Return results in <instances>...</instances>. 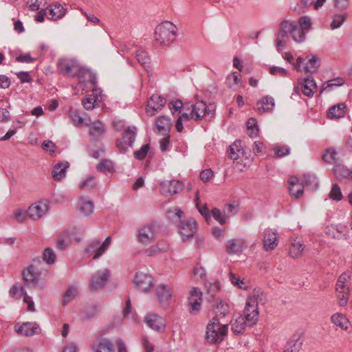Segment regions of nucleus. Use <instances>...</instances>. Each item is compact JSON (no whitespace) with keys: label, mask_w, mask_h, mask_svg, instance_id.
<instances>
[{"label":"nucleus","mask_w":352,"mask_h":352,"mask_svg":"<svg viewBox=\"0 0 352 352\" xmlns=\"http://www.w3.org/2000/svg\"><path fill=\"white\" fill-rule=\"evenodd\" d=\"M301 90L304 95L308 97L314 96L317 89L316 82L313 78H305L301 82Z\"/></svg>","instance_id":"obj_29"},{"label":"nucleus","mask_w":352,"mask_h":352,"mask_svg":"<svg viewBox=\"0 0 352 352\" xmlns=\"http://www.w3.org/2000/svg\"><path fill=\"white\" fill-rule=\"evenodd\" d=\"M323 160L331 164H337V152L335 149L328 148L326 150L324 154L322 155Z\"/></svg>","instance_id":"obj_49"},{"label":"nucleus","mask_w":352,"mask_h":352,"mask_svg":"<svg viewBox=\"0 0 352 352\" xmlns=\"http://www.w3.org/2000/svg\"><path fill=\"white\" fill-rule=\"evenodd\" d=\"M69 114L73 124L77 127H80L83 125L89 126L90 124L91 118H82L77 110L70 109Z\"/></svg>","instance_id":"obj_32"},{"label":"nucleus","mask_w":352,"mask_h":352,"mask_svg":"<svg viewBox=\"0 0 352 352\" xmlns=\"http://www.w3.org/2000/svg\"><path fill=\"white\" fill-rule=\"evenodd\" d=\"M192 275L197 280L204 279L206 276V270L202 266L197 264L193 268Z\"/></svg>","instance_id":"obj_64"},{"label":"nucleus","mask_w":352,"mask_h":352,"mask_svg":"<svg viewBox=\"0 0 352 352\" xmlns=\"http://www.w3.org/2000/svg\"><path fill=\"white\" fill-rule=\"evenodd\" d=\"M155 296L162 307L168 306L173 298V289L165 284H160L155 288Z\"/></svg>","instance_id":"obj_12"},{"label":"nucleus","mask_w":352,"mask_h":352,"mask_svg":"<svg viewBox=\"0 0 352 352\" xmlns=\"http://www.w3.org/2000/svg\"><path fill=\"white\" fill-rule=\"evenodd\" d=\"M168 217L173 219L175 223H178L179 232L183 241H186L193 236L197 231V222L193 219L182 220L184 212L179 208L169 210Z\"/></svg>","instance_id":"obj_2"},{"label":"nucleus","mask_w":352,"mask_h":352,"mask_svg":"<svg viewBox=\"0 0 352 352\" xmlns=\"http://www.w3.org/2000/svg\"><path fill=\"white\" fill-rule=\"evenodd\" d=\"M109 269H102L96 272L91 278L89 287L91 290H96L104 287L110 276Z\"/></svg>","instance_id":"obj_13"},{"label":"nucleus","mask_w":352,"mask_h":352,"mask_svg":"<svg viewBox=\"0 0 352 352\" xmlns=\"http://www.w3.org/2000/svg\"><path fill=\"white\" fill-rule=\"evenodd\" d=\"M329 197L331 199L340 201L342 198L340 188L337 184H333L331 190L329 193Z\"/></svg>","instance_id":"obj_62"},{"label":"nucleus","mask_w":352,"mask_h":352,"mask_svg":"<svg viewBox=\"0 0 352 352\" xmlns=\"http://www.w3.org/2000/svg\"><path fill=\"white\" fill-rule=\"evenodd\" d=\"M150 148L148 144H144L140 150L134 152L135 158L142 160L145 158Z\"/></svg>","instance_id":"obj_63"},{"label":"nucleus","mask_w":352,"mask_h":352,"mask_svg":"<svg viewBox=\"0 0 352 352\" xmlns=\"http://www.w3.org/2000/svg\"><path fill=\"white\" fill-rule=\"evenodd\" d=\"M89 126L90 127V135L97 138L103 135L104 131V126L103 124L100 120H96L94 122H91Z\"/></svg>","instance_id":"obj_39"},{"label":"nucleus","mask_w":352,"mask_h":352,"mask_svg":"<svg viewBox=\"0 0 352 352\" xmlns=\"http://www.w3.org/2000/svg\"><path fill=\"white\" fill-rule=\"evenodd\" d=\"M201 300L202 292L201 290L197 287L192 288L188 298V305L190 307V313H195L200 309Z\"/></svg>","instance_id":"obj_17"},{"label":"nucleus","mask_w":352,"mask_h":352,"mask_svg":"<svg viewBox=\"0 0 352 352\" xmlns=\"http://www.w3.org/2000/svg\"><path fill=\"white\" fill-rule=\"evenodd\" d=\"M145 322L152 329L160 331L165 327L164 320L155 314H147L145 317Z\"/></svg>","instance_id":"obj_23"},{"label":"nucleus","mask_w":352,"mask_h":352,"mask_svg":"<svg viewBox=\"0 0 352 352\" xmlns=\"http://www.w3.org/2000/svg\"><path fill=\"white\" fill-rule=\"evenodd\" d=\"M228 330V324H223L220 322V318L215 316L206 327V338L208 342L217 343L221 342Z\"/></svg>","instance_id":"obj_4"},{"label":"nucleus","mask_w":352,"mask_h":352,"mask_svg":"<svg viewBox=\"0 0 352 352\" xmlns=\"http://www.w3.org/2000/svg\"><path fill=\"white\" fill-rule=\"evenodd\" d=\"M195 204L199 212V213L204 217L206 219V221L208 222L210 218V213L211 212L209 211L208 208H207L206 205L200 206V201H199V191L196 192L195 195Z\"/></svg>","instance_id":"obj_46"},{"label":"nucleus","mask_w":352,"mask_h":352,"mask_svg":"<svg viewBox=\"0 0 352 352\" xmlns=\"http://www.w3.org/2000/svg\"><path fill=\"white\" fill-rule=\"evenodd\" d=\"M302 342L299 336H294L288 342L286 349L283 352H299L302 347Z\"/></svg>","instance_id":"obj_35"},{"label":"nucleus","mask_w":352,"mask_h":352,"mask_svg":"<svg viewBox=\"0 0 352 352\" xmlns=\"http://www.w3.org/2000/svg\"><path fill=\"white\" fill-rule=\"evenodd\" d=\"M250 303V302H246L244 309V316H243L248 325L252 327L256 324L259 313L256 305Z\"/></svg>","instance_id":"obj_18"},{"label":"nucleus","mask_w":352,"mask_h":352,"mask_svg":"<svg viewBox=\"0 0 352 352\" xmlns=\"http://www.w3.org/2000/svg\"><path fill=\"white\" fill-rule=\"evenodd\" d=\"M27 4L31 10L37 11L42 8H46L49 2L47 0H30Z\"/></svg>","instance_id":"obj_48"},{"label":"nucleus","mask_w":352,"mask_h":352,"mask_svg":"<svg viewBox=\"0 0 352 352\" xmlns=\"http://www.w3.org/2000/svg\"><path fill=\"white\" fill-rule=\"evenodd\" d=\"M97 102V96L87 95L82 101V104L87 110H91L95 108Z\"/></svg>","instance_id":"obj_55"},{"label":"nucleus","mask_w":352,"mask_h":352,"mask_svg":"<svg viewBox=\"0 0 352 352\" xmlns=\"http://www.w3.org/2000/svg\"><path fill=\"white\" fill-rule=\"evenodd\" d=\"M296 23L300 28H302V30H304V32H305V33L311 28L312 25L311 19L308 16H300Z\"/></svg>","instance_id":"obj_54"},{"label":"nucleus","mask_w":352,"mask_h":352,"mask_svg":"<svg viewBox=\"0 0 352 352\" xmlns=\"http://www.w3.org/2000/svg\"><path fill=\"white\" fill-rule=\"evenodd\" d=\"M157 226L153 223H148L142 226L138 234V241L143 245H148L153 243L156 237Z\"/></svg>","instance_id":"obj_10"},{"label":"nucleus","mask_w":352,"mask_h":352,"mask_svg":"<svg viewBox=\"0 0 352 352\" xmlns=\"http://www.w3.org/2000/svg\"><path fill=\"white\" fill-rule=\"evenodd\" d=\"M96 168L100 172L111 173L114 171V164L112 161L109 160H102Z\"/></svg>","instance_id":"obj_52"},{"label":"nucleus","mask_w":352,"mask_h":352,"mask_svg":"<svg viewBox=\"0 0 352 352\" xmlns=\"http://www.w3.org/2000/svg\"><path fill=\"white\" fill-rule=\"evenodd\" d=\"M136 128L128 126L124 131L122 139L116 140V146L122 153H126L129 147H133L135 140Z\"/></svg>","instance_id":"obj_8"},{"label":"nucleus","mask_w":352,"mask_h":352,"mask_svg":"<svg viewBox=\"0 0 352 352\" xmlns=\"http://www.w3.org/2000/svg\"><path fill=\"white\" fill-rule=\"evenodd\" d=\"M156 126L160 132L166 133L171 126L170 120L166 116H160L156 120Z\"/></svg>","instance_id":"obj_43"},{"label":"nucleus","mask_w":352,"mask_h":352,"mask_svg":"<svg viewBox=\"0 0 352 352\" xmlns=\"http://www.w3.org/2000/svg\"><path fill=\"white\" fill-rule=\"evenodd\" d=\"M345 114V105L338 104L331 107L328 112V117L331 119L344 117Z\"/></svg>","instance_id":"obj_41"},{"label":"nucleus","mask_w":352,"mask_h":352,"mask_svg":"<svg viewBox=\"0 0 352 352\" xmlns=\"http://www.w3.org/2000/svg\"><path fill=\"white\" fill-rule=\"evenodd\" d=\"M212 217L217 221H218L220 224L223 225L226 222V219L225 215L221 212V211L217 208H214L211 210L210 217Z\"/></svg>","instance_id":"obj_61"},{"label":"nucleus","mask_w":352,"mask_h":352,"mask_svg":"<svg viewBox=\"0 0 352 352\" xmlns=\"http://www.w3.org/2000/svg\"><path fill=\"white\" fill-rule=\"evenodd\" d=\"M305 188H309L311 190H316L318 187V182L315 175L305 174L301 181Z\"/></svg>","instance_id":"obj_40"},{"label":"nucleus","mask_w":352,"mask_h":352,"mask_svg":"<svg viewBox=\"0 0 352 352\" xmlns=\"http://www.w3.org/2000/svg\"><path fill=\"white\" fill-rule=\"evenodd\" d=\"M246 302L256 305V307L259 304L263 305L265 300L263 298V292L260 288H256L253 290L252 294L248 298Z\"/></svg>","instance_id":"obj_36"},{"label":"nucleus","mask_w":352,"mask_h":352,"mask_svg":"<svg viewBox=\"0 0 352 352\" xmlns=\"http://www.w3.org/2000/svg\"><path fill=\"white\" fill-rule=\"evenodd\" d=\"M77 209L81 215L89 217L94 212V205L89 197H81L78 201Z\"/></svg>","instance_id":"obj_19"},{"label":"nucleus","mask_w":352,"mask_h":352,"mask_svg":"<svg viewBox=\"0 0 352 352\" xmlns=\"http://www.w3.org/2000/svg\"><path fill=\"white\" fill-rule=\"evenodd\" d=\"M69 166L67 162H61L57 163L53 168L52 171V176L56 181H59L65 177L67 170Z\"/></svg>","instance_id":"obj_28"},{"label":"nucleus","mask_w":352,"mask_h":352,"mask_svg":"<svg viewBox=\"0 0 352 352\" xmlns=\"http://www.w3.org/2000/svg\"><path fill=\"white\" fill-rule=\"evenodd\" d=\"M133 281L138 289L144 293L150 292L154 287L153 277L142 272L136 273Z\"/></svg>","instance_id":"obj_11"},{"label":"nucleus","mask_w":352,"mask_h":352,"mask_svg":"<svg viewBox=\"0 0 352 352\" xmlns=\"http://www.w3.org/2000/svg\"><path fill=\"white\" fill-rule=\"evenodd\" d=\"M15 330L18 333L25 336H32L38 334L40 331L38 325L34 322H24L21 325L16 324Z\"/></svg>","instance_id":"obj_21"},{"label":"nucleus","mask_w":352,"mask_h":352,"mask_svg":"<svg viewBox=\"0 0 352 352\" xmlns=\"http://www.w3.org/2000/svg\"><path fill=\"white\" fill-rule=\"evenodd\" d=\"M346 230L345 226L341 225H331L326 228V234L333 239H340L344 235Z\"/></svg>","instance_id":"obj_34"},{"label":"nucleus","mask_w":352,"mask_h":352,"mask_svg":"<svg viewBox=\"0 0 352 352\" xmlns=\"http://www.w3.org/2000/svg\"><path fill=\"white\" fill-rule=\"evenodd\" d=\"M336 290L338 293L339 305L342 307L345 306L347 304L350 296V284L336 286Z\"/></svg>","instance_id":"obj_27"},{"label":"nucleus","mask_w":352,"mask_h":352,"mask_svg":"<svg viewBox=\"0 0 352 352\" xmlns=\"http://www.w3.org/2000/svg\"><path fill=\"white\" fill-rule=\"evenodd\" d=\"M228 155V157L234 161L236 160L241 155H243L241 140H236L229 146Z\"/></svg>","instance_id":"obj_33"},{"label":"nucleus","mask_w":352,"mask_h":352,"mask_svg":"<svg viewBox=\"0 0 352 352\" xmlns=\"http://www.w3.org/2000/svg\"><path fill=\"white\" fill-rule=\"evenodd\" d=\"M47 19L51 20H57L62 18L66 12V10L59 3H55L52 5L47 6Z\"/></svg>","instance_id":"obj_24"},{"label":"nucleus","mask_w":352,"mask_h":352,"mask_svg":"<svg viewBox=\"0 0 352 352\" xmlns=\"http://www.w3.org/2000/svg\"><path fill=\"white\" fill-rule=\"evenodd\" d=\"M309 63L310 66L307 65L304 69L307 72L314 73L317 71L320 66V59L316 56H311L309 58Z\"/></svg>","instance_id":"obj_51"},{"label":"nucleus","mask_w":352,"mask_h":352,"mask_svg":"<svg viewBox=\"0 0 352 352\" xmlns=\"http://www.w3.org/2000/svg\"><path fill=\"white\" fill-rule=\"evenodd\" d=\"M58 69L64 75L77 76L82 66L74 58H62L58 62Z\"/></svg>","instance_id":"obj_7"},{"label":"nucleus","mask_w":352,"mask_h":352,"mask_svg":"<svg viewBox=\"0 0 352 352\" xmlns=\"http://www.w3.org/2000/svg\"><path fill=\"white\" fill-rule=\"evenodd\" d=\"M166 100L164 98L157 94H153L146 108V112L148 116H153L165 106Z\"/></svg>","instance_id":"obj_15"},{"label":"nucleus","mask_w":352,"mask_h":352,"mask_svg":"<svg viewBox=\"0 0 352 352\" xmlns=\"http://www.w3.org/2000/svg\"><path fill=\"white\" fill-rule=\"evenodd\" d=\"M77 77L79 78L80 83L87 82L92 85H94L96 83V75L93 74L90 69L83 67H81Z\"/></svg>","instance_id":"obj_31"},{"label":"nucleus","mask_w":352,"mask_h":352,"mask_svg":"<svg viewBox=\"0 0 352 352\" xmlns=\"http://www.w3.org/2000/svg\"><path fill=\"white\" fill-rule=\"evenodd\" d=\"M111 243V239L110 236L107 237L103 242L98 239L93 240L87 244L85 252L89 256L93 255L94 259H97L108 250Z\"/></svg>","instance_id":"obj_6"},{"label":"nucleus","mask_w":352,"mask_h":352,"mask_svg":"<svg viewBox=\"0 0 352 352\" xmlns=\"http://www.w3.org/2000/svg\"><path fill=\"white\" fill-rule=\"evenodd\" d=\"M291 248L289 249V255L292 258H298L301 256L304 250V245L300 241L296 239H292Z\"/></svg>","instance_id":"obj_38"},{"label":"nucleus","mask_w":352,"mask_h":352,"mask_svg":"<svg viewBox=\"0 0 352 352\" xmlns=\"http://www.w3.org/2000/svg\"><path fill=\"white\" fill-rule=\"evenodd\" d=\"M347 19L346 14H335L332 16V21L330 24L332 30L340 28Z\"/></svg>","instance_id":"obj_45"},{"label":"nucleus","mask_w":352,"mask_h":352,"mask_svg":"<svg viewBox=\"0 0 352 352\" xmlns=\"http://www.w3.org/2000/svg\"><path fill=\"white\" fill-rule=\"evenodd\" d=\"M161 192L164 195H173L183 188L182 184L178 180H164L160 183Z\"/></svg>","instance_id":"obj_16"},{"label":"nucleus","mask_w":352,"mask_h":352,"mask_svg":"<svg viewBox=\"0 0 352 352\" xmlns=\"http://www.w3.org/2000/svg\"><path fill=\"white\" fill-rule=\"evenodd\" d=\"M247 128L249 131V135L251 138L256 137L258 133V129L256 125V120L250 119L247 122Z\"/></svg>","instance_id":"obj_58"},{"label":"nucleus","mask_w":352,"mask_h":352,"mask_svg":"<svg viewBox=\"0 0 352 352\" xmlns=\"http://www.w3.org/2000/svg\"><path fill=\"white\" fill-rule=\"evenodd\" d=\"M216 309V316H218V318L219 317L223 318L229 311V306L227 303L220 301L217 304Z\"/></svg>","instance_id":"obj_57"},{"label":"nucleus","mask_w":352,"mask_h":352,"mask_svg":"<svg viewBox=\"0 0 352 352\" xmlns=\"http://www.w3.org/2000/svg\"><path fill=\"white\" fill-rule=\"evenodd\" d=\"M263 243L265 250H274L278 245L276 232L270 228L265 229L263 232Z\"/></svg>","instance_id":"obj_20"},{"label":"nucleus","mask_w":352,"mask_h":352,"mask_svg":"<svg viewBox=\"0 0 352 352\" xmlns=\"http://www.w3.org/2000/svg\"><path fill=\"white\" fill-rule=\"evenodd\" d=\"M343 80L341 78L333 79L329 81H327L322 84L320 93H322L324 90L331 89L334 86H340L343 85Z\"/></svg>","instance_id":"obj_60"},{"label":"nucleus","mask_w":352,"mask_h":352,"mask_svg":"<svg viewBox=\"0 0 352 352\" xmlns=\"http://www.w3.org/2000/svg\"><path fill=\"white\" fill-rule=\"evenodd\" d=\"M305 32L300 28L296 22L284 19L280 24L276 34V46L277 50H281L289 41L290 35L293 40L297 43L303 42L305 40Z\"/></svg>","instance_id":"obj_1"},{"label":"nucleus","mask_w":352,"mask_h":352,"mask_svg":"<svg viewBox=\"0 0 352 352\" xmlns=\"http://www.w3.org/2000/svg\"><path fill=\"white\" fill-rule=\"evenodd\" d=\"M26 292L24 290L23 286L19 283H15L9 290V295L12 298L19 299L23 297Z\"/></svg>","instance_id":"obj_44"},{"label":"nucleus","mask_w":352,"mask_h":352,"mask_svg":"<svg viewBox=\"0 0 352 352\" xmlns=\"http://www.w3.org/2000/svg\"><path fill=\"white\" fill-rule=\"evenodd\" d=\"M98 313V306L96 304H91L85 308L84 311V316L86 319L91 320L96 317Z\"/></svg>","instance_id":"obj_53"},{"label":"nucleus","mask_w":352,"mask_h":352,"mask_svg":"<svg viewBox=\"0 0 352 352\" xmlns=\"http://www.w3.org/2000/svg\"><path fill=\"white\" fill-rule=\"evenodd\" d=\"M78 294V289L76 287L70 286L67 289L63 299V305H66L70 302Z\"/></svg>","instance_id":"obj_50"},{"label":"nucleus","mask_w":352,"mask_h":352,"mask_svg":"<svg viewBox=\"0 0 352 352\" xmlns=\"http://www.w3.org/2000/svg\"><path fill=\"white\" fill-rule=\"evenodd\" d=\"M91 348L94 352H114L113 344L108 339H102L96 342Z\"/></svg>","instance_id":"obj_30"},{"label":"nucleus","mask_w":352,"mask_h":352,"mask_svg":"<svg viewBox=\"0 0 352 352\" xmlns=\"http://www.w3.org/2000/svg\"><path fill=\"white\" fill-rule=\"evenodd\" d=\"M245 247V241L243 239H231L228 241L226 244V252L228 254H239Z\"/></svg>","instance_id":"obj_22"},{"label":"nucleus","mask_w":352,"mask_h":352,"mask_svg":"<svg viewBox=\"0 0 352 352\" xmlns=\"http://www.w3.org/2000/svg\"><path fill=\"white\" fill-rule=\"evenodd\" d=\"M22 275L25 285L27 287L36 286L41 278V273L38 272V269L32 265L23 270Z\"/></svg>","instance_id":"obj_14"},{"label":"nucleus","mask_w":352,"mask_h":352,"mask_svg":"<svg viewBox=\"0 0 352 352\" xmlns=\"http://www.w3.org/2000/svg\"><path fill=\"white\" fill-rule=\"evenodd\" d=\"M136 59L145 68L148 67L151 63V59L147 53L141 49L136 51Z\"/></svg>","instance_id":"obj_47"},{"label":"nucleus","mask_w":352,"mask_h":352,"mask_svg":"<svg viewBox=\"0 0 352 352\" xmlns=\"http://www.w3.org/2000/svg\"><path fill=\"white\" fill-rule=\"evenodd\" d=\"M191 107V119L196 121L200 120L202 118L210 120L215 111V106L214 104H209L207 105L203 101H198Z\"/></svg>","instance_id":"obj_5"},{"label":"nucleus","mask_w":352,"mask_h":352,"mask_svg":"<svg viewBox=\"0 0 352 352\" xmlns=\"http://www.w3.org/2000/svg\"><path fill=\"white\" fill-rule=\"evenodd\" d=\"M304 184L296 177H291L289 180V190L292 196L298 198L304 190Z\"/></svg>","instance_id":"obj_25"},{"label":"nucleus","mask_w":352,"mask_h":352,"mask_svg":"<svg viewBox=\"0 0 352 352\" xmlns=\"http://www.w3.org/2000/svg\"><path fill=\"white\" fill-rule=\"evenodd\" d=\"M331 322L342 329L346 330L350 325L349 320L342 314H334L331 318Z\"/></svg>","instance_id":"obj_37"},{"label":"nucleus","mask_w":352,"mask_h":352,"mask_svg":"<svg viewBox=\"0 0 352 352\" xmlns=\"http://www.w3.org/2000/svg\"><path fill=\"white\" fill-rule=\"evenodd\" d=\"M326 0H300V3L303 7L313 6L314 10L321 8Z\"/></svg>","instance_id":"obj_56"},{"label":"nucleus","mask_w":352,"mask_h":352,"mask_svg":"<svg viewBox=\"0 0 352 352\" xmlns=\"http://www.w3.org/2000/svg\"><path fill=\"white\" fill-rule=\"evenodd\" d=\"M246 326H248L245 321V318L242 315H239L236 318L234 322L232 324V331L235 334L241 333L245 329Z\"/></svg>","instance_id":"obj_42"},{"label":"nucleus","mask_w":352,"mask_h":352,"mask_svg":"<svg viewBox=\"0 0 352 352\" xmlns=\"http://www.w3.org/2000/svg\"><path fill=\"white\" fill-rule=\"evenodd\" d=\"M49 201L47 199L38 201L29 206L27 215L32 220H38L44 216L49 210Z\"/></svg>","instance_id":"obj_9"},{"label":"nucleus","mask_w":352,"mask_h":352,"mask_svg":"<svg viewBox=\"0 0 352 352\" xmlns=\"http://www.w3.org/2000/svg\"><path fill=\"white\" fill-rule=\"evenodd\" d=\"M177 28L170 21H164L157 25L154 32L155 41L161 45H168L177 37Z\"/></svg>","instance_id":"obj_3"},{"label":"nucleus","mask_w":352,"mask_h":352,"mask_svg":"<svg viewBox=\"0 0 352 352\" xmlns=\"http://www.w3.org/2000/svg\"><path fill=\"white\" fill-rule=\"evenodd\" d=\"M96 185L95 177L92 175L80 182L79 187L80 189H92Z\"/></svg>","instance_id":"obj_59"},{"label":"nucleus","mask_w":352,"mask_h":352,"mask_svg":"<svg viewBox=\"0 0 352 352\" xmlns=\"http://www.w3.org/2000/svg\"><path fill=\"white\" fill-rule=\"evenodd\" d=\"M275 107V100L273 97L266 96L262 98L256 103L257 110L260 113L272 112Z\"/></svg>","instance_id":"obj_26"}]
</instances>
